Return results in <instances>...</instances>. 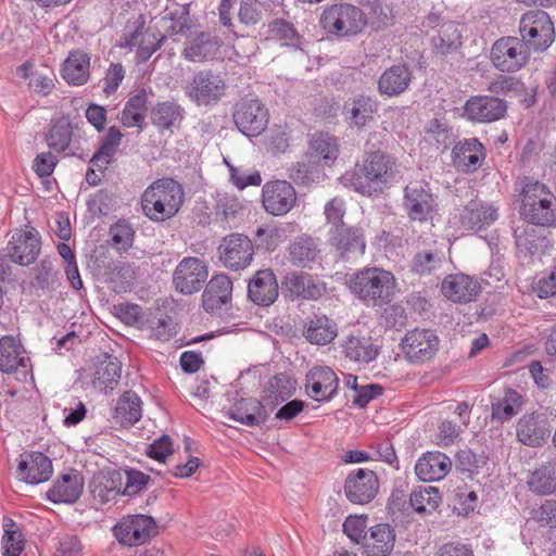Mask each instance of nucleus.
<instances>
[{"mask_svg":"<svg viewBox=\"0 0 556 556\" xmlns=\"http://www.w3.org/2000/svg\"><path fill=\"white\" fill-rule=\"evenodd\" d=\"M434 206L435 200L427 182L415 181L404 189L403 207L412 220H426Z\"/></svg>","mask_w":556,"mask_h":556,"instance_id":"obj_14","label":"nucleus"},{"mask_svg":"<svg viewBox=\"0 0 556 556\" xmlns=\"http://www.w3.org/2000/svg\"><path fill=\"white\" fill-rule=\"evenodd\" d=\"M219 261L231 270L247 268L254 255V245L251 239L242 233L226 236L218 247Z\"/></svg>","mask_w":556,"mask_h":556,"instance_id":"obj_9","label":"nucleus"},{"mask_svg":"<svg viewBox=\"0 0 556 556\" xmlns=\"http://www.w3.org/2000/svg\"><path fill=\"white\" fill-rule=\"evenodd\" d=\"M329 241L337 255L344 261L356 258L365 253L364 231L359 227H344L342 225L332 228Z\"/></svg>","mask_w":556,"mask_h":556,"instance_id":"obj_18","label":"nucleus"},{"mask_svg":"<svg viewBox=\"0 0 556 556\" xmlns=\"http://www.w3.org/2000/svg\"><path fill=\"white\" fill-rule=\"evenodd\" d=\"M173 452V442L168 435L164 434L149 444L146 453L150 458L165 463L166 458L172 455Z\"/></svg>","mask_w":556,"mask_h":556,"instance_id":"obj_64","label":"nucleus"},{"mask_svg":"<svg viewBox=\"0 0 556 556\" xmlns=\"http://www.w3.org/2000/svg\"><path fill=\"white\" fill-rule=\"evenodd\" d=\"M464 110L471 121L491 123L505 116L507 104L497 97L475 96L467 100Z\"/></svg>","mask_w":556,"mask_h":556,"instance_id":"obj_20","label":"nucleus"},{"mask_svg":"<svg viewBox=\"0 0 556 556\" xmlns=\"http://www.w3.org/2000/svg\"><path fill=\"white\" fill-rule=\"evenodd\" d=\"M122 363L117 357L104 355L93 374L92 386L94 389L108 393L115 389L121 379Z\"/></svg>","mask_w":556,"mask_h":556,"instance_id":"obj_37","label":"nucleus"},{"mask_svg":"<svg viewBox=\"0 0 556 556\" xmlns=\"http://www.w3.org/2000/svg\"><path fill=\"white\" fill-rule=\"evenodd\" d=\"M486 464V458L483 454H476L469 448L460 450L456 454L455 467L457 470L472 476Z\"/></svg>","mask_w":556,"mask_h":556,"instance_id":"obj_56","label":"nucleus"},{"mask_svg":"<svg viewBox=\"0 0 556 556\" xmlns=\"http://www.w3.org/2000/svg\"><path fill=\"white\" fill-rule=\"evenodd\" d=\"M269 33L277 39L285 41L286 45H296L300 36L293 24L286 20H275L268 25Z\"/></svg>","mask_w":556,"mask_h":556,"instance_id":"obj_59","label":"nucleus"},{"mask_svg":"<svg viewBox=\"0 0 556 556\" xmlns=\"http://www.w3.org/2000/svg\"><path fill=\"white\" fill-rule=\"evenodd\" d=\"M278 294V282L271 269L257 270L249 281L248 296L257 305H271L277 300Z\"/></svg>","mask_w":556,"mask_h":556,"instance_id":"obj_22","label":"nucleus"},{"mask_svg":"<svg viewBox=\"0 0 556 556\" xmlns=\"http://www.w3.org/2000/svg\"><path fill=\"white\" fill-rule=\"evenodd\" d=\"M528 45L517 37H503L494 42L491 60L502 72H516L526 65L529 59Z\"/></svg>","mask_w":556,"mask_h":556,"instance_id":"obj_7","label":"nucleus"},{"mask_svg":"<svg viewBox=\"0 0 556 556\" xmlns=\"http://www.w3.org/2000/svg\"><path fill=\"white\" fill-rule=\"evenodd\" d=\"M338 334L337 325L327 316H315L307 323L304 336L314 344L326 345L334 340Z\"/></svg>","mask_w":556,"mask_h":556,"instance_id":"obj_44","label":"nucleus"},{"mask_svg":"<svg viewBox=\"0 0 556 556\" xmlns=\"http://www.w3.org/2000/svg\"><path fill=\"white\" fill-rule=\"evenodd\" d=\"M72 136L73 128L70 122L65 117H62L51 126L47 135V142L52 150L62 152L70 147Z\"/></svg>","mask_w":556,"mask_h":556,"instance_id":"obj_52","label":"nucleus"},{"mask_svg":"<svg viewBox=\"0 0 556 556\" xmlns=\"http://www.w3.org/2000/svg\"><path fill=\"white\" fill-rule=\"evenodd\" d=\"M319 249L316 241L309 236L294 239L289 247V256L292 264L306 267L318 257Z\"/></svg>","mask_w":556,"mask_h":556,"instance_id":"obj_46","label":"nucleus"},{"mask_svg":"<svg viewBox=\"0 0 556 556\" xmlns=\"http://www.w3.org/2000/svg\"><path fill=\"white\" fill-rule=\"evenodd\" d=\"M184 109L174 102L156 104L151 112L152 123L159 128L172 129L179 127L184 119Z\"/></svg>","mask_w":556,"mask_h":556,"instance_id":"obj_47","label":"nucleus"},{"mask_svg":"<svg viewBox=\"0 0 556 556\" xmlns=\"http://www.w3.org/2000/svg\"><path fill=\"white\" fill-rule=\"evenodd\" d=\"M480 289L479 281L465 274L448 275L441 285L443 295L455 303L473 301Z\"/></svg>","mask_w":556,"mask_h":556,"instance_id":"obj_24","label":"nucleus"},{"mask_svg":"<svg viewBox=\"0 0 556 556\" xmlns=\"http://www.w3.org/2000/svg\"><path fill=\"white\" fill-rule=\"evenodd\" d=\"M40 249V238L34 228L16 230L7 247L9 260L21 266L33 264L38 257Z\"/></svg>","mask_w":556,"mask_h":556,"instance_id":"obj_17","label":"nucleus"},{"mask_svg":"<svg viewBox=\"0 0 556 556\" xmlns=\"http://www.w3.org/2000/svg\"><path fill=\"white\" fill-rule=\"evenodd\" d=\"M349 286L352 293L366 304L380 306L392 301L396 282L390 271L370 267L354 274Z\"/></svg>","mask_w":556,"mask_h":556,"instance_id":"obj_3","label":"nucleus"},{"mask_svg":"<svg viewBox=\"0 0 556 556\" xmlns=\"http://www.w3.org/2000/svg\"><path fill=\"white\" fill-rule=\"evenodd\" d=\"M359 172L363 176L352 175L351 186L355 191L371 197L382 192L383 187L394 179L397 164L387 153L372 151L366 154Z\"/></svg>","mask_w":556,"mask_h":556,"instance_id":"obj_2","label":"nucleus"},{"mask_svg":"<svg viewBox=\"0 0 556 556\" xmlns=\"http://www.w3.org/2000/svg\"><path fill=\"white\" fill-rule=\"evenodd\" d=\"M296 381L288 374L280 372L274 376L264 390L262 400L269 408H275L281 402H285L295 392Z\"/></svg>","mask_w":556,"mask_h":556,"instance_id":"obj_40","label":"nucleus"},{"mask_svg":"<svg viewBox=\"0 0 556 556\" xmlns=\"http://www.w3.org/2000/svg\"><path fill=\"white\" fill-rule=\"evenodd\" d=\"M296 200L295 189L286 180L268 181L263 186V207L270 215H286L294 207Z\"/></svg>","mask_w":556,"mask_h":556,"instance_id":"obj_12","label":"nucleus"},{"mask_svg":"<svg viewBox=\"0 0 556 556\" xmlns=\"http://www.w3.org/2000/svg\"><path fill=\"white\" fill-rule=\"evenodd\" d=\"M147 111V93L141 90L137 94L130 97L121 113V122L125 127L143 128L144 113Z\"/></svg>","mask_w":556,"mask_h":556,"instance_id":"obj_48","label":"nucleus"},{"mask_svg":"<svg viewBox=\"0 0 556 556\" xmlns=\"http://www.w3.org/2000/svg\"><path fill=\"white\" fill-rule=\"evenodd\" d=\"M452 468V460L441 452H429L421 456L415 466L417 477L422 481H438Z\"/></svg>","mask_w":556,"mask_h":556,"instance_id":"obj_30","label":"nucleus"},{"mask_svg":"<svg viewBox=\"0 0 556 556\" xmlns=\"http://www.w3.org/2000/svg\"><path fill=\"white\" fill-rule=\"evenodd\" d=\"M498 218V206L479 198L471 199L459 214V223L466 230L481 231Z\"/></svg>","mask_w":556,"mask_h":556,"instance_id":"obj_19","label":"nucleus"},{"mask_svg":"<svg viewBox=\"0 0 556 556\" xmlns=\"http://www.w3.org/2000/svg\"><path fill=\"white\" fill-rule=\"evenodd\" d=\"M426 136L429 141H434L438 148L443 149L448 148L454 141L452 128L438 118L429 122L426 128Z\"/></svg>","mask_w":556,"mask_h":556,"instance_id":"obj_55","label":"nucleus"},{"mask_svg":"<svg viewBox=\"0 0 556 556\" xmlns=\"http://www.w3.org/2000/svg\"><path fill=\"white\" fill-rule=\"evenodd\" d=\"M208 276L204 261L199 257H184L173 274L175 289L182 294H192L201 290Z\"/></svg>","mask_w":556,"mask_h":556,"instance_id":"obj_11","label":"nucleus"},{"mask_svg":"<svg viewBox=\"0 0 556 556\" xmlns=\"http://www.w3.org/2000/svg\"><path fill=\"white\" fill-rule=\"evenodd\" d=\"M121 475L118 472H99L89 483L90 493L100 504L114 501L121 494Z\"/></svg>","mask_w":556,"mask_h":556,"instance_id":"obj_41","label":"nucleus"},{"mask_svg":"<svg viewBox=\"0 0 556 556\" xmlns=\"http://www.w3.org/2000/svg\"><path fill=\"white\" fill-rule=\"evenodd\" d=\"M440 340L430 329H414L402 339V350L414 363L431 359L439 350Z\"/></svg>","mask_w":556,"mask_h":556,"instance_id":"obj_15","label":"nucleus"},{"mask_svg":"<svg viewBox=\"0 0 556 556\" xmlns=\"http://www.w3.org/2000/svg\"><path fill=\"white\" fill-rule=\"evenodd\" d=\"M156 533L155 520L143 514L124 517L114 528L116 540L128 546L144 544Z\"/></svg>","mask_w":556,"mask_h":556,"instance_id":"obj_8","label":"nucleus"},{"mask_svg":"<svg viewBox=\"0 0 556 556\" xmlns=\"http://www.w3.org/2000/svg\"><path fill=\"white\" fill-rule=\"evenodd\" d=\"M56 271L50 260H42L35 268V277L31 282L33 287L42 291L54 290L56 288Z\"/></svg>","mask_w":556,"mask_h":556,"instance_id":"obj_54","label":"nucleus"},{"mask_svg":"<svg viewBox=\"0 0 556 556\" xmlns=\"http://www.w3.org/2000/svg\"><path fill=\"white\" fill-rule=\"evenodd\" d=\"M90 58L83 50H75L68 54L63 63L62 76L66 83L81 86L89 79Z\"/></svg>","mask_w":556,"mask_h":556,"instance_id":"obj_39","label":"nucleus"},{"mask_svg":"<svg viewBox=\"0 0 556 556\" xmlns=\"http://www.w3.org/2000/svg\"><path fill=\"white\" fill-rule=\"evenodd\" d=\"M441 501L440 492L434 486H419L409 496L413 509L418 514H432Z\"/></svg>","mask_w":556,"mask_h":556,"instance_id":"obj_51","label":"nucleus"},{"mask_svg":"<svg viewBox=\"0 0 556 556\" xmlns=\"http://www.w3.org/2000/svg\"><path fill=\"white\" fill-rule=\"evenodd\" d=\"M283 285L291 295L306 300H317L326 291L325 285L305 273H291Z\"/></svg>","mask_w":556,"mask_h":556,"instance_id":"obj_32","label":"nucleus"},{"mask_svg":"<svg viewBox=\"0 0 556 556\" xmlns=\"http://www.w3.org/2000/svg\"><path fill=\"white\" fill-rule=\"evenodd\" d=\"M264 401L256 399H241L236 402L228 410L229 417L248 427H255L264 424L268 418Z\"/></svg>","mask_w":556,"mask_h":556,"instance_id":"obj_27","label":"nucleus"},{"mask_svg":"<svg viewBox=\"0 0 556 556\" xmlns=\"http://www.w3.org/2000/svg\"><path fill=\"white\" fill-rule=\"evenodd\" d=\"M462 34L458 24L455 22H445L440 26L437 36H433L432 48L439 55H447L456 51L462 45Z\"/></svg>","mask_w":556,"mask_h":556,"instance_id":"obj_45","label":"nucleus"},{"mask_svg":"<svg viewBox=\"0 0 556 556\" xmlns=\"http://www.w3.org/2000/svg\"><path fill=\"white\" fill-rule=\"evenodd\" d=\"M454 164L465 172H473L481 166L485 153L483 144L477 138L459 141L452 151Z\"/></svg>","mask_w":556,"mask_h":556,"instance_id":"obj_29","label":"nucleus"},{"mask_svg":"<svg viewBox=\"0 0 556 556\" xmlns=\"http://www.w3.org/2000/svg\"><path fill=\"white\" fill-rule=\"evenodd\" d=\"M262 3L258 0H241L238 18L245 26H254L262 20Z\"/></svg>","mask_w":556,"mask_h":556,"instance_id":"obj_60","label":"nucleus"},{"mask_svg":"<svg viewBox=\"0 0 556 556\" xmlns=\"http://www.w3.org/2000/svg\"><path fill=\"white\" fill-rule=\"evenodd\" d=\"M17 471L25 482L38 484L49 480L52 475V464L45 454L33 452L22 455Z\"/></svg>","mask_w":556,"mask_h":556,"instance_id":"obj_25","label":"nucleus"},{"mask_svg":"<svg viewBox=\"0 0 556 556\" xmlns=\"http://www.w3.org/2000/svg\"><path fill=\"white\" fill-rule=\"evenodd\" d=\"M219 48L220 41L216 36L201 31L187 42L182 55L191 62H203L213 59Z\"/></svg>","mask_w":556,"mask_h":556,"instance_id":"obj_33","label":"nucleus"},{"mask_svg":"<svg viewBox=\"0 0 556 556\" xmlns=\"http://www.w3.org/2000/svg\"><path fill=\"white\" fill-rule=\"evenodd\" d=\"M226 164L230 172L231 181L238 189L242 190L248 186H260L262 184V177L257 170L248 172L241 167H236L228 162H226Z\"/></svg>","mask_w":556,"mask_h":556,"instance_id":"obj_61","label":"nucleus"},{"mask_svg":"<svg viewBox=\"0 0 556 556\" xmlns=\"http://www.w3.org/2000/svg\"><path fill=\"white\" fill-rule=\"evenodd\" d=\"M135 231L126 220H118L110 228L112 244L119 251H127L134 241Z\"/></svg>","mask_w":556,"mask_h":556,"instance_id":"obj_57","label":"nucleus"},{"mask_svg":"<svg viewBox=\"0 0 556 556\" xmlns=\"http://www.w3.org/2000/svg\"><path fill=\"white\" fill-rule=\"evenodd\" d=\"M521 216L530 224L548 226L554 223V211L552 208L553 193L548 188L533 181L529 177L521 179Z\"/></svg>","mask_w":556,"mask_h":556,"instance_id":"obj_4","label":"nucleus"},{"mask_svg":"<svg viewBox=\"0 0 556 556\" xmlns=\"http://www.w3.org/2000/svg\"><path fill=\"white\" fill-rule=\"evenodd\" d=\"M395 544L394 529L388 523H378L365 534L363 548L365 556H389Z\"/></svg>","mask_w":556,"mask_h":556,"instance_id":"obj_26","label":"nucleus"},{"mask_svg":"<svg viewBox=\"0 0 556 556\" xmlns=\"http://www.w3.org/2000/svg\"><path fill=\"white\" fill-rule=\"evenodd\" d=\"M4 528V548H5V556H20L23 547H24V541L22 533L15 529V523L9 519L3 522Z\"/></svg>","mask_w":556,"mask_h":556,"instance_id":"obj_58","label":"nucleus"},{"mask_svg":"<svg viewBox=\"0 0 556 556\" xmlns=\"http://www.w3.org/2000/svg\"><path fill=\"white\" fill-rule=\"evenodd\" d=\"M224 78L213 71H200L187 87V94L199 105L216 103L225 93Z\"/></svg>","mask_w":556,"mask_h":556,"instance_id":"obj_13","label":"nucleus"},{"mask_svg":"<svg viewBox=\"0 0 556 556\" xmlns=\"http://www.w3.org/2000/svg\"><path fill=\"white\" fill-rule=\"evenodd\" d=\"M377 112L376 100L369 96L358 94L344 103V115L351 126L363 128Z\"/></svg>","mask_w":556,"mask_h":556,"instance_id":"obj_36","label":"nucleus"},{"mask_svg":"<svg viewBox=\"0 0 556 556\" xmlns=\"http://www.w3.org/2000/svg\"><path fill=\"white\" fill-rule=\"evenodd\" d=\"M379 490L378 477L370 469L351 471L344 482L346 498L353 504H367L371 502Z\"/></svg>","mask_w":556,"mask_h":556,"instance_id":"obj_16","label":"nucleus"},{"mask_svg":"<svg viewBox=\"0 0 556 556\" xmlns=\"http://www.w3.org/2000/svg\"><path fill=\"white\" fill-rule=\"evenodd\" d=\"M268 117V110L257 99L241 100L233 112L236 126L248 137L261 135L267 127Z\"/></svg>","mask_w":556,"mask_h":556,"instance_id":"obj_10","label":"nucleus"},{"mask_svg":"<svg viewBox=\"0 0 556 556\" xmlns=\"http://www.w3.org/2000/svg\"><path fill=\"white\" fill-rule=\"evenodd\" d=\"M84 489V479L77 472L65 473L48 491L47 496L54 503H74Z\"/></svg>","mask_w":556,"mask_h":556,"instance_id":"obj_35","label":"nucleus"},{"mask_svg":"<svg viewBox=\"0 0 556 556\" xmlns=\"http://www.w3.org/2000/svg\"><path fill=\"white\" fill-rule=\"evenodd\" d=\"M142 402L132 391L124 392L115 406L114 419L123 426H131L139 421L142 414Z\"/></svg>","mask_w":556,"mask_h":556,"instance_id":"obj_43","label":"nucleus"},{"mask_svg":"<svg viewBox=\"0 0 556 556\" xmlns=\"http://www.w3.org/2000/svg\"><path fill=\"white\" fill-rule=\"evenodd\" d=\"M521 395L513 389H507L502 399L492 402V417L501 422L507 421L521 409Z\"/></svg>","mask_w":556,"mask_h":556,"instance_id":"obj_50","label":"nucleus"},{"mask_svg":"<svg viewBox=\"0 0 556 556\" xmlns=\"http://www.w3.org/2000/svg\"><path fill=\"white\" fill-rule=\"evenodd\" d=\"M529 488L539 494H549L556 489V471L553 466L536 469L528 480Z\"/></svg>","mask_w":556,"mask_h":556,"instance_id":"obj_53","label":"nucleus"},{"mask_svg":"<svg viewBox=\"0 0 556 556\" xmlns=\"http://www.w3.org/2000/svg\"><path fill=\"white\" fill-rule=\"evenodd\" d=\"M257 245L266 251H274L285 237V229L280 227H260L256 230Z\"/></svg>","mask_w":556,"mask_h":556,"instance_id":"obj_63","label":"nucleus"},{"mask_svg":"<svg viewBox=\"0 0 556 556\" xmlns=\"http://www.w3.org/2000/svg\"><path fill=\"white\" fill-rule=\"evenodd\" d=\"M519 33L528 47L536 51H544L554 42V23L542 10L525 13L520 18Z\"/></svg>","mask_w":556,"mask_h":556,"instance_id":"obj_6","label":"nucleus"},{"mask_svg":"<svg viewBox=\"0 0 556 556\" xmlns=\"http://www.w3.org/2000/svg\"><path fill=\"white\" fill-rule=\"evenodd\" d=\"M29 366V358L22 343L12 336L0 339V370L11 374L20 368L26 372Z\"/></svg>","mask_w":556,"mask_h":556,"instance_id":"obj_28","label":"nucleus"},{"mask_svg":"<svg viewBox=\"0 0 556 556\" xmlns=\"http://www.w3.org/2000/svg\"><path fill=\"white\" fill-rule=\"evenodd\" d=\"M441 265V258L437 253L430 251H422L417 253L412 263L413 271L426 275L431 274Z\"/></svg>","mask_w":556,"mask_h":556,"instance_id":"obj_62","label":"nucleus"},{"mask_svg":"<svg viewBox=\"0 0 556 556\" xmlns=\"http://www.w3.org/2000/svg\"><path fill=\"white\" fill-rule=\"evenodd\" d=\"M182 186L173 178L153 181L141 195L143 214L152 222H165L174 217L184 203Z\"/></svg>","mask_w":556,"mask_h":556,"instance_id":"obj_1","label":"nucleus"},{"mask_svg":"<svg viewBox=\"0 0 556 556\" xmlns=\"http://www.w3.org/2000/svg\"><path fill=\"white\" fill-rule=\"evenodd\" d=\"M311 156L316 161L324 160L326 163L333 162L339 154V147L336 137L319 132L312 136L309 141Z\"/></svg>","mask_w":556,"mask_h":556,"instance_id":"obj_49","label":"nucleus"},{"mask_svg":"<svg viewBox=\"0 0 556 556\" xmlns=\"http://www.w3.org/2000/svg\"><path fill=\"white\" fill-rule=\"evenodd\" d=\"M548 433L545 418L540 415H525L517 424L518 440L529 446L540 445Z\"/></svg>","mask_w":556,"mask_h":556,"instance_id":"obj_38","label":"nucleus"},{"mask_svg":"<svg viewBox=\"0 0 556 556\" xmlns=\"http://www.w3.org/2000/svg\"><path fill=\"white\" fill-rule=\"evenodd\" d=\"M342 352L352 362L368 364L378 356L379 346L369 336H350L342 343Z\"/></svg>","mask_w":556,"mask_h":556,"instance_id":"obj_31","label":"nucleus"},{"mask_svg":"<svg viewBox=\"0 0 556 556\" xmlns=\"http://www.w3.org/2000/svg\"><path fill=\"white\" fill-rule=\"evenodd\" d=\"M232 296V282L224 274L215 275L207 282L202 294L203 308L208 313H219Z\"/></svg>","mask_w":556,"mask_h":556,"instance_id":"obj_23","label":"nucleus"},{"mask_svg":"<svg viewBox=\"0 0 556 556\" xmlns=\"http://www.w3.org/2000/svg\"><path fill=\"white\" fill-rule=\"evenodd\" d=\"M306 392L315 401H329L339 387L337 374L327 366L312 368L306 375Z\"/></svg>","mask_w":556,"mask_h":556,"instance_id":"obj_21","label":"nucleus"},{"mask_svg":"<svg viewBox=\"0 0 556 556\" xmlns=\"http://www.w3.org/2000/svg\"><path fill=\"white\" fill-rule=\"evenodd\" d=\"M412 72L404 64L387 68L378 80V90L381 94L395 97L403 93L409 86Z\"/></svg>","mask_w":556,"mask_h":556,"instance_id":"obj_34","label":"nucleus"},{"mask_svg":"<svg viewBox=\"0 0 556 556\" xmlns=\"http://www.w3.org/2000/svg\"><path fill=\"white\" fill-rule=\"evenodd\" d=\"M155 40V33L149 27L144 28V20L139 16L132 23V29H130L125 36V47H137L138 56L146 61L148 60L157 49L159 45H146L147 39Z\"/></svg>","mask_w":556,"mask_h":556,"instance_id":"obj_42","label":"nucleus"},{"mask_svg":"<svg viewBox=\"0 0 556 556\" xmlns=\"http://www.w3.org/2000/svg\"><path fill=\"white\" fill-rule=\"evenodd\" d=\"M320 26L338 37L354 36L363 30L367 20L363 11L349 3L327 7L319 20Z\"/></svg>","mask_w":556,"mask_h":556,"instance_id":"obj_5","label":"nucleus"}]
</instances>
